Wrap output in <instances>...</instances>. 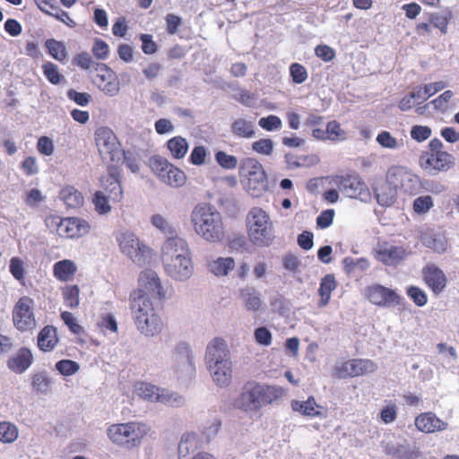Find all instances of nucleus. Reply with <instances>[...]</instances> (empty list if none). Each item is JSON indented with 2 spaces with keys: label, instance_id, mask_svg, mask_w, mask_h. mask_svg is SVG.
<instances>
[{
  "label": "nucleus",
  "instance_id": "1",
  "mask_svg": "<svg viewBox=\"0 0 459 459\" xmlns=\"http://www.w3.org/2000/svg\"><path fill=\"white\" fill-rule=\"evenodd\" d=\"M161 261L166 273L174 281H186L194 274L189 245L180 237L167 238L161 247Z\"/></svg>",
  "mask_w": 459,
  "mask_h": 459
},
{
  "label": "nucleus",
  "instance_id": "2",
  "mask_svg": "<svg viewBox=\"0 0 459 459\" xmlns=\"http://www.w3.org/2000/svg\"><path fill=\"white\" fill-rule=\"evenodd\" d=\"M195 232L204 241L221 242L225 237L221 214L209 204H198L190 214Z\"/></svg>",
  "mask_w": 459,
  "mask_h": 459
},
{
  "label": "nucleus",
  "instance_id": "3",
  "mask_svg": "<svg viewBox=\"0 0 459 459\" xmlns=\"http://www.w3.org/2000/svg\"><path fill=\"white\" fill-rule=\"evenodd\" d=\"M284 394V389L277 385L247 382L236 400V407L246 413H256L262 407L271 404Z\"/></svg>",
  "mask_w": 459,
  "mask_h": 459
},
{
  "label": "nucleus",
  "instance_id": "4",
  "mask_svg": "<svg viewBox=\"0 0 459 459\" xmlns=\"http://www.w3.org/2000/svg\"><path fill=\"white\" fill-rule=\"evenodd\" d=\"M247 235L257 247H269L274 240L273 223L269 214L260 207H252L246 218Z\"/></svg>",
  "mask_w": 459,
  "mask_h": 459
},
{
  "label": "nucleus",
  "instance_id": "5",
  "mask_svg": "<svg viewBox=\"0 0 459 459\" xmlns=\"http://www.w3.org/2000/svg\"><path fill=\"white\" fill-rule=\"evenodd\" d=\"M150 432L149 425L132 421L111 425L107 430V435L113 444L131 450L139 447Z\"/></svg>",
  "mask_w": 459,
  "mask_h": 459
},
{
  "label": "nucleus",
  "instance_id": "6",
  "mask_svg": "<svg viewBox=\"0 0 459 459\" xmlns=\"http://www.w3.org/2000/svg\"><path fill=\"white\" fill-rule=\"evenodd\" d=\"M444 144L437 138L432 139L428 145V150L422 152L420 156L421 169L431 175L440 171H447L455 165V158L452 154L443 150Z\"/></svg>",
  "mask_w": 459,
  "mask_h": 459
},
{
  "label": "nucleus",
  "instance_id": "7",
  "mask_svg": "<svg viewBox=\"0 0 459 459\" xmlns=\"http://www.w3.org/2000/svg\"><path fill=\"white\" fill-rule=\"evenodd\" d=\"M150 167L159 178L166 185L179 187L186 182L184 171L173 166L165 158L156 155L150 159Z\"/></svg>",
  "mask_w": 459,
  "mask_h": 459
},
{
  "label": "nucleus",
  "instance_id": "8",
  "mask_svg": "<svg viewBox=\"0 0 459 459\" xmlns=\"http://www.w3.org/2000/svg\"><path fill=\"white\" fill-rule=\"evenodd\" d=\"M377 369V365L371 359H353L336 365L333 376L337 378L354 377L373 373Z\"/></svg>",
  "mask_w": 459,
  "mask_h": 459
},
{
  "label": "nucleus",
  "instance_id": "9",
  "mask_svg": "<svg viewBox=\"0 0 459 459\" xmlns=\"http://www.w3.org/2000/svg\"><path fill=\"white\" fill-rule=\"evenodd\" d=\"M33 305L34 301L30 298L22 297L14 306L13 320L20 331H29L36 326Z\"/></svg>",
  "mask_w": 459,
  "mask_h": 459
},
{
  "label": "nucleus",
  "instance_id": "10",
  "mask_svg": "<svg viewBox=\"0 0 459 459\" xmlns=\"http://www.w3.org/2000/svg\"><path fill=\"white\" fill-rule=\"evenodd\" d=\"M172 368L178 377L195 371L191 346L186 342L177 343L172 356Z\"/></svg>",
  "mask_w": 459,
  "mask_h": 459
},
{
  "label": "nucleus",
  "instance_id": "11",
  "mask_svg": "<svg viewBox=\"0 0 459 459\" xmlns=\"http://www.w3.org/2000/svg\"><path fill=\"white\" fill-rule=\"evenodd\" d=\"M92 82L105 94L116 96L119 92V82L116 74L105 64H100L91 74Z\"/></svg>",
  "mask_w": 459,
  "mask_h": 459
},
{
  "label": "nucleus",
  "instance_id": "12",
  "mask_svg": "<svg viewBox=\"0 0 459 459\" xmlns=\"http://www.w3.org/2000/svg\"><path fill=\"white\" fill-rule=\"evenodd\" d=\"M340 192L350 198L365 200L368 195V188L358 176H339L334 179Z\"/></svg>",
  "mask_w": 459,
  "mask_h": 459
},
{
  "label": "nucleus",
  "instance_id": "13",
  "mask_svg": "<svg viewBox=\"0 0 459 459\" xmlns=\"http://www.w3.org/2000/svg\"><path fill=\"white\" fill-rule=\"evenodd\" d=\"M366 296L372 304L384 307H395L401 301V297L394 290L380 284L368 287Z\"/></svg>",
  "mask_w": 459,
  "mask_h": 459
},
{
  "label": "nucleus",
  "instance_id": "14",
  "mask_svg": "<svg viewBox=\"0 0 459 459\" xmlns=\"http://www.w3.org/2000/svg\"><path fill=\"white\" fill-rule=\"evenodd\" d=\"M117 240L122 253L128 256L133 262L141 264L143 259L145 247L141 245L137 237L131 231L120 232Z\"/></svg>",
  "mask_w": 459,
  "mask_h": 459
},
{
  "label": "nucleus",
  "instance_id": "15",
  "mask_svg": "<svg viewBox=\"0 0 459 459\" xmlns=\"http://www.w3.org/2000/svg\"><path fill=\"white\" fill-rule=\"evenodd\" d=\"M95 142L103 160H114L118 143L117 136L110 128L106 126L98 128L95 131Z\"/></svg>",
  "mask_w": 459,
  "mask_h": 459
},
{
  "label": "nucleus",
  "instance_id": "16",
  "mask_svg": "<svg viewBox=\"0 0 459 459\" xmlns=\"http://www.w3.org/2000/svg\"><path fill=\"white\" fill-rule=\"evenodd\" d=\"M129 307L134 321L155 312L149 295L144 293L143 290H135L131 293Z\"/></svg>",
  "mask_w": 459,
  "mask_h": 459
},
{
  "label": "nucleus",
  "instance_id": "17",
  "mask_svg": "<svg viewBox=\"0 0 459 459\" xmlns=\"http://www.w3.org/2000/svg\"><path fill=\"white\" fill-rule=\"evenodd\" d=\"M229 359H230V351L222 338L215 337L209 342L204 355L206 366Z\"/></svg>",
  "mask_w": 459,
  "mask_h": 459
},
{
  "label": "nucleus",
  "instance_id": "18",
  "mask_svg": "<svg viewBox=\"0 0 459 459\" xmlns=\"http://www.w3.org/2000/svg\"><path fill=\"white\" fill-rule=\"evenodd\" d=\"M89 223L79 218L69 217L63 219L59 227V236L66 238H80L89 232Z\"/></svg>",
  "mask_w": 459,
  "mask_h": 459
},
{
  "label": "nucleus",
  "instance_id": "19",
  "mask_svg": "<svg viewBox=\"0 0 459 459\" xmlns=\"http://www.w3.org/2000/svg\"><path fill=\"white\" fill-rule=\"evenodd\" d=\"M407 255L406 250L402 247L393 246L387 243L379 245L376 258L387 265H395Z\"/></svg>",
  "mask_w": 459,
  "mask_h": 459
},
{
  "label": "nucleus",
  "instance_id": "20",
  "mask_svg": "<svg viewBox=\"0 0 459 459\" xmlns=\"http://www.w3.org/2000/svg\"><path fill=\"white\" fill-rule=\"evenodd\" d=\"M138 282L140 287L138 290H143L144 293L155 295L160 299L165 297L160 280L153 270L143 271L139 275Z\"/></svg>",
  "mask_w": 459,
  "mask_h": 459
},
{
  "label": "nucleus",
  "instance_id": "21",
  "mask_svg": "<svg viewBox=\"0 0 459 459\" xmlns=\"http://www.w3.org/2000/svg\"><path fill=\"white\" fill-rule=\"evenodd\" d=\"M213 382L220 387H226L231 383L232 379V362L231 359L223 360L219 363L206 366Z\"/></svg>",
  "mask_w": 459,
  "mask_h": 459
},
{
  "label": "nucleus",
  "instance_id": "22",
  "mask_svg": "<svg viewBox=\"0 0 459 459\" xmlns=\"http://www.w3.org/2000/svg\"><path fill=\"white\" fill-rule=\"evenodd\" d=\"M134 322L136 329L147 337H153L162 330V321L156 311Z\"/></svg>",
  "mask_w": 459,
  "mask_h": 459
},
{
  "label": "nucleus",
  "instance_id": "23",
  "mask_svg": "<svg viewBox=\"0 0 459 459\" xmlns=\"http://www.w3.org/2000/svg\"><path fill=\"white\" fill-rule=\"evenodd\" d=\"M415 426L421 432L433 433L446 429L448 424L433 412H424L416 417Z\"/></svg>",
  "mask_w": 459,
  "mask_h": 459
},
{
  "label": "nucleus",
  "instance_id": "24",
  "mask_svg": "<svg viewBox=\"0 0 459 459\" xmlns=\"http://www.w3.org/2000/svg\"><path fill=\"white\" fill-rule=\"evenodd\" d=\"M238 298L248 312H258L263 305L260 292L253 286L247 285L238 290Z\"/></svg>",
  "mask_w": 459,
  "mask_h": 459
},
{
  "label": "nucleus",
  "instance_id": "25",
  "mask_svg": "<svg viewBox=\"0 0 459 459\" xmlns=\"http://www.w3.org/2000/svg\"><path fill=\"white\" fill-rule=\"evenodd\" d=\"M423 277L427 285L435 293H440L446 285L445 273L434 264L428 265L423 269Z\"/></svg>",
  "mask_w": 459,
  "mask_h": 459
},
{
  "label": "nucleus",
  "instance_id": "26",
  "mask_svg": "<svg viewBox=\"0 0 459 459\" xmlns=\"http://www.w3.org/2000/svg\"><path fill=\"white\" fill-rule=\"evenodd\" d=\"M32 361L33 356L31 351L27 348H22L16 355L8 359L7 366L14 373L22 374L30 367Z\"/></svg>",
  "mask_w": 459,
  "mask_h": 459
},
{
  "label": "nucleus",
  "instance_id": "27",
  "mask_svg": "<svg viewBox=\"0 0 459 459\" xmlns=\"http://www.w3.org/2000/svg\"><path fill=\"white\" fill-rule=\"evenodd\" d=\"M255 123L251 119L238 117L230 126V132L238 138L251 139L255 136Z\"/></svg>",
  "mask_w": 459,
  "mask_h": 459
},
{
  "label": "nucleus",
  "instance_id": "28",
  "mask_svg": "<svg viewBox=\"0 0 459 459\" xmlns=\"http://www.w3.org/2000/svg\"><path fill=\"white\" fill-rule=\"evenodd\" d=\"M101 185L103 186L102 191L112 202H119L121 200L123 195L121 184L113 172L101 178Z\"/></svg>",
  "mask_w": 459,
  "mask_h": 459
},
{
  "label": "nucleus",
  "instance_id": "29",
  "mask_svg": "<svg viewBox=\"0 0 459 459\" xmlns=\"http://www.w3.org/2000/svg\"><path fill=\"white\" fill-rule=\"evenodd\" d=\"M290 407L293 411L299 412L303 416L322 417L323 414L319 411V405L313 397H309L307 401L292 400Z\"/></svg>",
  "mask_w": 459,
  "mask_h": 459
},
{
  "label": "nucleus",
  "instance_id": "30",
  "mask_svg": "<svg viewBox=\"0 0 459 459\" xmlns=\"http://www.w3.org/2000/svg\"><path fill=\"white\" fill-rule=\"evenodd\" d=\"M201 444L198 436L194 432H187L182 435L178 443V457L179 459L186 457L191 453H194Z\"/></svg>",
  "mask_w": 459,
  "mask_h": 459
},
{
  "label": "nucleus",
  "instance_id": "31",
  "mask_svg": "<svg viewBox=\"0 0 459 459\" xmlns=\"http://www.w3.org/2000/svg\"><path fill=\"white\" fill-rule=\"evenodd\" d=\"M267 188L268 181L265 173H258L257 176L247 178L246 189L252 196H260Z\"/></svg>",
  "mask_w": 459,
  "mask_h": 459
},
{
  "label": "nucleus",
  "instance_id": "32",
  "mask_svg": "<svg viewBox=\"0 0 459 459\" xmlns=\"http://www.w3.org/2000/svg\"><path fill=\"white\" fill-rule=\"evenodd\" d=\"M57 342L56 329L53 326L44 327L38 336V346L41 351H48L54 349Z\"/></svg>",
  "mask_w": 459,
  "mask_h": 459
},
{
  "label": "nucleus",
  "instance_id": "33",
  "mask_svg": "<svg viewBox=\"0 0 459 459\" xmlns=\"http://www.w3.org/2000/svg\"><path fill=\"white\" fill-rule=\"evenodd\" d=\"M235 266V261L231 257H219L208 263L209 271L216 276H225Z\"/></svg>",
  "mask_w": 459,
  "mask_h": 459
},
{
  "label": "nucleus",
  "instance_id": "34",
  "mask_svg": "<svg viewBox=\"0 0 459 459\" xmlns=\"http://www.w3.org/2000/svg\"><path fill=\"white\" fill-rule=\"evenodd\" d=\"M60 199L70 208H78L83 204L82 194L72 186H67L60 191Z\"/></svg>",
  "mask_w": 459,
  "mask_h": 459
},
{
  "label": "nucleus",
  "instance_id": "35",
  "mask_svg": "<svg viewBox=\"0 0 459 459\" xmlns=\"http://www.w3.org/2000/svg\"><path fill=\"white\" fill-rule=\"evenodd\" d=\"M422 243L439 254L444 253L447 248L446 238L439 233H426L422 237Z\"/></svg>",
  "mask_w": 459,
  "mask_h": 459
},
{
  "label": "nucleus",
  "instance_id": "36",
  "mask_svg": "<svg viewBox=\"0 0 459 459\" xmlns=\"http://www.w3.org/2000/svg\"><path fill=\"white\" fill-rule=\"evenodd\" d=\"M335 288L336 281L333 274H327L321 280L318 290L319 295L321 296V299L318 304L320 307H325L328 304L331 298V292Z\"/></svg>",
  "mask_w": 459,
  "mask_h": 459
},
{
  "label": "nucleus",
  "instance_id": "37",
  "mask_svg": "<svg viewBox=\"0 0 459 459\" xmlns=\"http://www.w3.org/2000/svg\"><path fill=\"white\" fill-rule=\"evenodd\" d=\"M52 384V378L44 371L38 372L32 376L31 385L38 394H48Z\"/></svg>",
  "mask_w": 459,
  "mask_h": 459
},
{
  "label": "nucleus",
  "instance_id": "38",
  "mask_svg": "<svg viewBox=\"0 0 459 459\" xmlns=\"http://www.w3.org/2000/svg\"><path fill=\"white\" fill-rule=\"evenodd\" d=\"M76 271L74 263L70 260H63L55 264L54 274L55 276L63 281H69Z\"/></svg>",
  "mask_w": 459,
  "mask_h": 459
},
{
  "label": "nucleus",
  "instance_id": "39",
  "mask_svg": "<svg viewBox=\"0 0 459 459\" xmlns=\"http://www.w3.org/2000/svg\"><path fill=\"white\" fill-rule=\"evenodd\" d=\"M160 389L156 385L144 382L138 383L135 386L136 394L140 397L151 402H158Z\"/></svg>",
  "mask_w": 459,
  "mask_h": 459
},
{
  "label": "nucleus",
  "instance_id": "40",
  "mask_svg": "<svg viewBox=\"0 0 459 459\" xmlns=\"http://www.w3.org/2000/svg\"><path fill=\"white\" fill-rule=\"evenodd\" d=\"M167 146L172 156L176 159L185 157L188 150V143L186 140L181 136H175L169 140Z\"/></svg>",
  "mask_w": 459,
  "mask_h": 459
},
{
  "label": "nucleus",
  "instance_id": "41",
  "mask_svg": "<svg viewBox=\"0 0 459 459\" xmlns=\"http://www.w3.org/2000/svg\"><path fill=\"white\" fill-rule=\"evenodd\" d=\"M377 201L382 206H390L393 204L396 198V190L387 186L382 185L376 189Z\"/></svg>",
  "mask_w": 459,
  "mask_h": 459
},
{
  "label": "nucleus",
  "instance_id": "42",
  "mask_svg": "<svg viewBox=\"0 0 459 459\" xmlns=\"http://www.w3.org/2000/svg\"><path fill=\"white\" fill-rule=\"evenodd\" d=\"M157 403H160L171 407H180L184 405L185 399L182 395L176 392H172L166 389H160V396Z\"/></svg>",
  "mask_w": 459,
  "mask_h": 459
},
{
  "label": "nucleus",
  "instance_id": "43",
  "mask_svg": "<svg viewBox=\"0 0 459 459\" xmlns=\"http://www.w3.org/2000/svg\"><path fill=\"white\" fill-rule=\"evenodd\" d=\"M45 45L49 55L56 60L63 62L66 58L67 53L64 42L51 39H48Z\"/></svg>",
  "mask_w": 459,
  "mask_h": 459
},
{
  "label": "nucleus",
  "instance_id": "44",
  "mask_svg": "<svg viewBox=\"0 0 459 459\" xmlns=\"http://www.w3.org/2000/svg\"><path fill=\"white\" fill-rule=\"evenodd\" d=\"M407 169L404 167L394 166L386 173V185L397 191L400 188L402 180Z\"/></svg>",
  "mask_w": 459,
  "mask_h": 459
},
{
  "label": "nucleus",
  "instance_id": "45",
  "mask_svg": "<svg viewBox=\"0 0 459 459\" xmlns=\"http://www.w3.org/2000/svg\"><path fill=\"white\" fill-rule=\"evenodd\" d=\"M73 64L83 70L89 71L90 74H92L98 68V65H100V63L92 60L91 56L86 52L76 55L73 60Z\"/></svg>",
  "mask_w": 459,
  "mask_h": 459
},
{
  "label": "nucleus",
  "instance_id": "46",
  "mask_svg": "<svg viewBox=\"0 0 459 459\" xmlns=\"http://www.w3.org/2000/svg\"><path fill=\"white\" fill-rule=\"evenodd\" d=\"M221 427V420L218 418H212L205 422L201 433L207 442L213 439L219 433Z\"/></svg>",
  "mask_w": 459,
  "mask_h": 459
},
{
  "label": "nucleus",
  "instance_id": "47",
  "mask_svg": "<svg viewBox=\"0 0 459 459\" xmlns=\"http://www.w3.org/2000/svg\"><path fill=\"white\" fill-rule=\"evenodd\" d=\"M325 131L327 140L331 142L343 141L347 138L346 132L341 128V125L335 120L328 122Z\"/></svg>",
  "mask_w": 459,
  "mask_h": 459
},
{
  "label": "nucleus",
  "instance_id": "48",
  "mask_svg": "<svg viewBox=\"0 0 459 459\" xmlns=\"http://www.w3.org/2000/svg\"><path fill=\"white\" fill-rule=\"evenodd\" d=\"M386 444L385 446V452L388 455H392L397 459H410L408 455V449L403 445H399L398 442L387 441L384 442Z\"/></svg>",
  "mask_w": 459,
  "mask_h": 459
},
{
  "label": "nucleus",
  "instance_id": "49",
  "mask_svg": "<svg viewBox=\"0 0 459 459\" xmlns=\"http://www.w3.org/2000/svg\"><path fill=\"white\" fill-rule=\"evenodd\" d=\"M18 437V429L10 422H0V441L3 443H12Z\"/></svg>",
  "mask_w": 459,
  "mask_h": 459
},
{
  "label": "nucleus",
  "instance_id": "50",
  "mask_svg": "<svg viewBox=\"0 0 459 459\" xmlns=\"http://www.w3.org/2000/svg\"><path fill=\"white\" fill-rule=\"evenodd\" d=\"M344 271L351 273L355 270L365 271L369 267V262L366 258H353L347 256L342 261Z\"/></svg>",
  "mask_w": 459,
  "mask_h": 459
},
{
  "label": "nucleus",
  "instance_id": "51",
  "mask_svg": "<svg viewBox=\"0 0 459 459\" xmlns=\"http://www.w3.org/2000/svg\"><path fill=\"white\" fill-rule=\"evenodd\" d=\"M420 187V178L415 174H412L406 169L400 188L404 192L413 195Z\"/></svg>",
  "mask_w": 459,
  "mask_h": 459
},
{
  "label": "nucleus",
  "instance_id": "52",
  "mask_svg": "<svg viewBox=\"0 0 459 459\" xmlns=\"http://www.w3.org/2000/svg\"><path fill=\"white\" fill-rule=\"evenodd\" d=\"M110 201L111 200L103 191H97L92 199L95 210L100 214H107L111 211Z\"/></svg>",
  "mask_w": 459,
  "mask_h": 459
},
{
  "label": "nucleus",
  "instance_id": "53",
  "mask_svg": "<svg viewBox=\"0 0 459 459\" xmlns=\"http://www.w3.org/2000/svg\"><path fill=\"white\" fill-rule=\"evenodd\" d=\"M44 75L52 84H59L64 76L59 73L58 66L51 62H47L42 65Z\"/></svg>",
  "mask_w": 459,
  "mask_h": 459
},
{
  "label": "nucleus",
  "instance_id": "54",
  "mask_svg": "<svg viewBox=\"0 0 459 459\" xmlns=\"http://www.w3.org/2000/svg\"><path fill=\"white\" fill-rule=\"evenodd\" d=\"M56 369L63 376H72L78 372L80 365L71 359H62L56 363Z\"/></svg>",
  "mask_w": 459,
  "mask_h": 459
},
{
  "label": "nucleus",
  "instance_id": "55",
  "mask_svg": "<svg viewBox=\"0 0 459 459\" xmlns=\"http://www.w3.org/2000/svg\"><path fill=\"white\" fill-rule=\"evenodd\" d=\"M79 294L80 290L77 285L66 287L64 290L65 303L71 308H75L79 306Z\"/></svg>",
  "mask_w": 459,
  "mask_h": 459
},
{
  "label": "nucleus",
  "instance_id": "56",
  "mask_svg": "<svg viewBox=\"0 0 459 459\" xmlns=\"http://www.w3.org/2000/svg\"><path fill=\"white\" fill-rule=\"evenodd\" d=\"M259 126L266 131L280 130L282 126L281 118L275 115L261 117L258 121Z\"/></svg>",
  "mask_w": 459,
  "mask_h": 459
},
{
  "label": "nucleus",
  "instance_id": "57",
  "mask_svg": "<svg viewBox=\"0 0 459 459\" xmlns=\"http://www.w3.org/2000/svg\"><path fill=\"white\" fill-rule=\"evenodd\" d=\"M247 178L257 176L258 173H265L261 163L255 159H246L242 167Z\"/></svg>",
  "mask_w": 459,
  "mask_h": 459
},
{
  "label": "nucleus",
  "instance_id": "58",
  "mask_svg": "<svg viewBox=\"0 0 459 459\" xmlns=\"http://www.w3.org/2000/svg\"><path fill=\"white\" fill-rule=\"evenodd\" d=\"M215 158L216 161L224 169H232L238 166V159L233 155L227 154L225 152H218Z\"/></svg>",
  "mask_w": 459,
  "mask_h": 459
},
{
  "label": "nucleus",
  "instance_id": "59",
  "mask_svg": "<svg viewBox=\"0 0 459 459\" xmlns=\"http://www.w3.org/2000/svg\"><path fill=\"white\" fill-rule=\"evenodd\" d=\"M273 146V142L271 139H260L252 143L253 151L264 155H271Z\"/></svg>",
  "mask_w": 459,
  "mask_h": 459
},
{
  "label": "nucleus",
  "instance_id": "60",
  "mask_svg": "<svg viewBox=\"0 0 459 459\" xmlns=\"http://www.w3.org/2000/svg\"><path fill=\"white\" fill-rule=\"evenodd\" d=\"M407 295L413 300L418 307H423L428 301L426 293L416 286H411L407 289Z\"/></svg>",
  "mask_w": 459,
  "mask_h": 459
},
{
  "label": "nucleus",
  "instance_id": "61",
  "mask_svg": "<svg viewBox=\"0 0 459 459\" xmlns=\"http://www.w3.org/2000/svg\"><path fill=\"white\" fill-rule=\"evenodd\" d=\"M290 73L292 81L297 84L304 82L307 78V73L306 68L298 63H294L290 65Z\"/></svg>",
  "mask_w": 459,
  "mask_h": 459
},
{
  "label": "nucleus",
  "instance_id": "62",
  "mask_svg": "<svg viewBox=\"0 0 459 459\" xmlns=\"http://www.w3.org/2000/svg\"><path fill=\"white\" fill-rule=\"evenodd\" d=\"M431 128L427 126H413L411 130V136L420 143L429 139L431 135Z\"/></svg>",
  "mask_w": 459,
  "mask_h": 459
},
{
  "label": "nucleus",
  "instance_id": "63",
  "mask_svg": "<svg viewBox=\"0 0 459 459\" xmlns=\"http://www.w3.org/2000/svg\"><path fill=\"white\" fill-rule=\"evenodd\" d=\"M433 206L431 196L423 195L416 198L413 202V210L418 213H425Z\"/></svg>",
  "mask_w": 459,
  "mask_h": 459
},
{
  "label": "nucleus",
  "instance_id": "64",
  "mask_svg": "<svg viewBox=\"0 0 459 459\" xmlns=\"http://www.w3.org/2000/svg\"><path fill=\"white\" fill-rule=\"evenodd\" d=\"M152 224L164 234L173 233L174 230L169 221L160 214H154L151 219Z\"/></svg>",
  "mask_w": 459,
  "mask_h": 459
}]
</instances>
